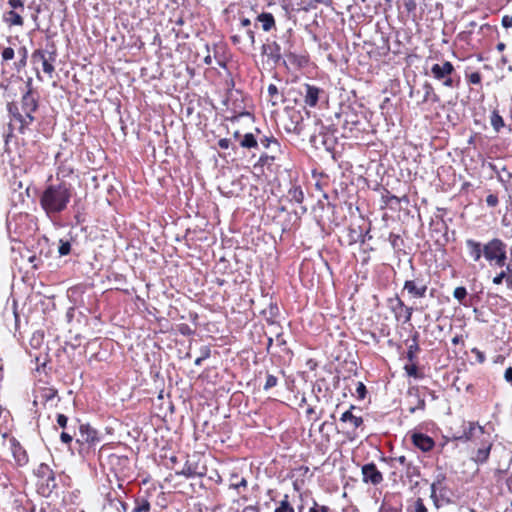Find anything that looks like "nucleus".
Instances as JSON below:
<instances>
[{
	"label": "nucleus",
	"mask_w": 512,
	"mask_h": 512,
	"mask_svg": "<svg viewBox=\"0 0 512 512\" xmlns=\"http://www.w3.org/2000/svg\"><path fill=\"white\" fill-rule=\"evenodd\" d=\"M74 195L71 183L57 177L54 181L50 176L39 194V204L49 219H54L67 210Z\"/></svg>",
	"instance_id": "f257e3e1"
},
{
	"label": "nucleus",
	"mask_w": 512,
	"mask_h": 512,
	"mask_svg": "<svg viewBox=\"0 0 512 512\" xmlns=\"http://www.w3.org/2000/svg\"><path fill=\"white\" fill-rule=\"evenodd\" d=\"M507 245L499 238H493L483 245V257L498 267H503L507 260Z\"/></svg>",
	"instance_id": "f03ea898"
},
{
	"label": "nucleus",
	"mask_w": 512,
	"mask_h": 512,
	"mask_svg": "<svg viewBox=\"0 0 512 512\" xmlns=\"http://www.w3.org/2000/svg\"><path fill=\"white\" fill-rule=\"evenodd\" d=\"M262 54L267 56L269 60H271L274 64L280 63L282 60L283 54L281 53V47L280 45L275 42H267L262 45ZM284 56L289 59V61L293 63H297L298 66H302L304 63L307 62L305 57H299L296 54L285 51Z\"/></svg>",
	"instance_id": "7ed1b4c3"
},
{
	"label": "nucleus",
	"mask_w": 512,
	"mask_h": 512,
	"mask_svg": "<svg viewBox=\"0 0 512 512\" xmlns=\"http://www.w3.org/2000/svg\"><path fill=\"white\" fill-rule=\"evenodd\" d=\"M27 86L29 88L21 98V110L24 113L22 127H29V125L35 120L33 113L38 108V100L32 93L30 82H28Z\"/></svg>",
	"instance_id": "20e7f679"
},
{
	"label": "nucleus",
	"mask_w": 512,
	"mask_h": 512,
	"mask_svg": "<svg viewBox=\"0 0 512 512\" xmlns=\"http://www.w3.org/2000/svg\"><path fill=\"white\" fill-rule=\"evenodd\" d=\"M454 72V66L451 62L445 61L443 64H434L431 67V73L437 80H442L446 87H453L454 80L451 74Z\"/></svg>",
	"instance_id": "39448f33"
},
{
	"label": "nucleus",
	"mask_w": 512,
	"mask_h": 512,
	"mask_svg": "<svg viewBox=\"0 0 512 512\" xmlns=\"http://www.w3.org/2000/svg\"><path fill=\"white\" fill-rule=\"evenodd\" d=\"M319 138L325 150L332 153L337 143L334 131H330L328 127L321 125L318 135H312L310 137V142L315 143Z\"/></svg>",
	"instance_id": "423d86ee"
},
{
	"label": "nucleus",
	"mask_w": 512,
	"mask_h": 512,
	"mask_svg": "<svg viewBox=\"0 0 512 512\" xmlns=\"http://www.w3.org/2000/svg\"><path fill=\"white\" fill-rule=\"evenodd\" d=\"M493 442L490 437L481 439L479 447L473 452L471 460L477 465L486 464L490 457Z\"/></svg>",
	"instance_id": "0eeeda50"
},
{
	"label": "nucleus",
	"mask_w": 512,
	"mask_h": 512,
	"mask_svg": "<svg viewBox=\"0 0 512 512\" xmlns=\"http://www.w3.org/2000/svg\"><path fill=\"white\" fill-rule=\"evenodd\" d=\"M403 290L407 291L412 298H424L428 290V284L422 278L406 280Z\"/></svg>",
	"instance_id": "6e6552de"
},
{
	"label": "nucleus",
	"mask_w": 512,
	"mask_h": 512,
	"mask_svg": "<svg viewBox=\"0 0 512 512\" xmlns=\"http://www.w3.org/2000/svg\"><path fill=\"white\" fill-rule=\"evenodd\" d=\"M485 433L484 427L479 425L478 422H463L461 436H456L455 441L466 443L473 440L477 434L483 435Z\"/></svg>",
	"instance_id": "1a4fd4ad"
},
{
	"label": "nucleus",
	"mask_w": 512,
	"mask_h": 512,
	"mask_svg": "<svg viewBox=\"0 0 512 512\" xmlns=\"http://www.w3.org/2000/svg\"><path fill=\"white\" fill-rule=\"evenodd\" d=\"M388 301L390 304V309L394 313L397 320L401 317L404 318L405 323L411 320L413 314L412 307L406 306L398 296L390 298Z\"/></svg>",
	"instance_id": "9d476101"
},
{
	"label": "nucleus",
	"mask_w": 512,
	"mask_h": 512,
	"mask_svg": "<svg viewBox=\"0 0 512 512\" xmlns=\"http://www.w3.org/2000/svg\"><path fill=\"white\" fill-rule=\"evenodd\" d=\"M207 468L200 466L197 461L187 459L182 470L177 472V475H182L186 478L203 477L206 475Z\"/></svg>",
	"instance_id": "9b49d317"
},
{
	"label": "nucleus",
	"mask_w": 512,
	"mask_h": 512,
	"mask_svg": "<svg viewBox=\"0 0 512 512\" xmlns=\"http://www.w3.org/2000/svg\"><path fill=\"white\" fill-rule=\"evenodd\" d=\"M79 432L80 438L78 442L86 443L89 446H94L100 442L98 431L89 424L80 425Z\"/></svg>",
	"instance_id": "f8f14e48"
},
{
	"label": "nucleus",
	"mask_w": 512,
	"mask_h": 512,
	"mask_svg": "<svg viewBox=\"0 0 512 512\" xmlns=\"http://www.w3.org/2000/svg\"><path fill=\"white\" fill-rule=\"evenodd\" d=\"M362 476L365 483L378 485L383 481V475L374 463H368L362 466Z\"/></svg>",
	"instance_id": "ddd939ff"
},
{
	"label": "nucleus",
	"mask_w": 512,
	"mask_h": 512,
	"mask_svg": "<svg viewBox=\"0 0 512 512\" xmlns=\"http://www.w3.org/2000/svg\"><path fill=\"white\" fill-rule=\"evenodd\" d=\"M343 116V129L352 132L357 129L361 123V116L351 107H346L342 111Z\"/></svg>",
	"instance_id": "4468645a"
},
{
	"label": "nucleus",
	"mask_w": 512,
	"mask_h": 512,
	"mask_svg": "<svg viewBox=\"0 0 512 512\" xmlns=\"http://www.w3.org/2000/svg\"><path fill=\"white\" fill-rule=\"evenodd\" d=\"M286 132L301 135L304 130L303 117L299 111H291L289 122L284 126Z\"/></svg>",
	"instance_id": "2eb2a0df"
},
{
	"label": "nucleus",
	"mask_w": 512,
	"mask_h": 512,
	"mask_svg": "<svg viewBox=\"0 0 512 512\" xmlns=\"http://www.w3.org/2000/svg\"><path fill=\"white\" fill-rule=\"evenodd\" d=\"M411 441L422 452H429L435 447V441L430 436L415 432L411 435Z\"/></svg>",
	"instance_id": "dca6fc26"
},
{
	"label": "nucleus",
	"mask_w": 512,
	"mask_h": 512,
	"mask_svg": "<svg viewBox=\"0 0 512 512\" xmlns=\"http://www.w3.org/2000/svg\"><path fill=\"white\" fill-rule=\"evenodd\" d=\"M324 90L310 84H304V102L309 107H315L319 101L320 95Z\"/></svg>",
	"instance_id": "f3484780"
},
{
	"label": "nucleus",
	"mask_w": 512,
	"mask_h": 512,
	"mask_svg": "<svg viewBox=\"0 0 512 512\" xmlns=\"http://www.w3.org/2000/svg\"><path fill=\"white\" fill-rule=\"evenodd\" d=\"M10 446L13 458L18 466H24L28 463L29 458L26 450L21 446L20 442L12 437L10 439Z\"/></svg>",
	"instance_id": "a211bd4d"
},
{
	"label": "nucleus",
	"mask_w": 512,
	"mask_h": 512,
	"mask_svg": "<svg viewBox=\"0 0 512 512\" xmlns=\"http://www.w3.org/2000/svg\"><path fill=\"white\" fill-rule=\"evenodd\" d=\"M446 480V475L444 473H439L436 475L434 482L431 484V494L430 498L432 499L434 505L436 507L439 506V498L437 496V491H440V495L443 496V491L445 490V487L442 486L443 482Z\"/></svg>",
	"instance_id": "6ab92c4d"
},
{
	"label": "nucleus",
	"mask_w": 512,
	"mask_h": 512,
	"mask_svg": "<svg viewBox=\"0 0 512 512\" xmlns=\"http://www.w3.org/2000/svg\"><path fill=\"white\" fill-rule=\"evenodd\" d=\"M466 248L469 256L472 258L474 262H478L483 256V245L473 239H467L465 241Z\"/></svg>",
	"instance_id": "aec40b11"
},
{
	"label": "nucleus",
	"mask_w": 512,
	"mask_h": 512,
	"mask_svg": "<svg viewBox=\"0 0 512 512\" xmlns=\"http://www.w3.org/2000/svg\"><path fill=\"white\" fill-rule=\"evenodd\" d=\"M57 486L55 475H53L38 482V492L45 497H49Z\"/></svg>",
	"instance_id": "412c9836"
},
{
	"label": "nucleus",
	"mask_w": 512,
	"mask_h": 512,
	"mask_svg": "<svg viewBox=\"0 0 512 512\" xmlns=\"http://www.w3.org/2000/svg\"><path fill=\"white\" fill-rule=\"evenodd\" d=\"M355 409L354 405L350 406V409L345 411L341 417L340 421L343 423H349L354 430L361 427L363 425V418L361 416H356L352 413V410Z\"/></svg>",
	"instance_id": "4be33fe9"
},
{
	"label": "nucleus",
	"mask_w": 512,
	"mask_h": 512,
	"mask_svg": "<svg viewBox=\"0 0 512 512\" xmlns=\"http://www.w3.org/2000/svg\"><path fill=\"white\" fill-rule=\"evenodd\" d=\"M20 10H11L7 11L3 15V20L10 26H22L24 21L22 16L20 15Z\"/></svg>",
	"instance_id": "5701e85b"
},
{
	"label": "nucleus",
	"mask_w": 512,
	"mask_h": 512,
	"mask_svg": "<svg viewBox=\"0 0 512 512\" xmlns=\"http://www.w3.org/2000/svg\"><path fill=\"white\" fill-rule=\"evenodd\" d=\"M9 114L12 116V119L16 122H18L19 125V132L24 134L25 130L28 127H22V120H24V113H21L19 111L18 106L15 103H9L7 106Z\"/></svg>",
	"instance_id": "b1692460"
},
{
	"label": "nucleus",
	"mask_w": 512,
	"mask_h": 512,
	"mask_svg": "<svg viewBox=\"0 0 512 512\" xmlns=\"http://www.w3.org/2000/svg\"><path fill=\"white\" fill-rule=\"evenodd\" d=\"M256 19L261 23L262 29L266 32L270 31L275 26V19L271 13H261Z\"/></svg>",
	"instance_id": "393cba45"
},
{
	"label": "nucleus",
	"mask_w": 512,
	"mask_h": 512,
	"mask_svg": "<svg viewBox=\"0 0 512 512\" xmlns=\"http://www.w3.org/2000/svg\"><path fill=\"white\" fill-rule=\"evenodd\" d=\"M424 96L422 102L431 101L437 103L440 101L438 95L434 92L433 86L429 82L423 84Z\"/></svg>",
	"instance_id": "a878e982"
},
{
	"label": "nucleus",
	"mask_w": 512,
	"mask_h": 512,
	"mask_svg": "<svg viewBox=\"0 0 512 512\" xmlns=\"http://www.w3.org/2000/svg\"><path fill=\"white\" fill-rule=\"evenodd\" d=\"M290 201L301 204L304 200V192L300 186L294 185L288 191Z\"/></svg>",
	"instance_id": "bb28decb"
},
{
	"label": "nucleus",
	"mask_w": 512,
	"mask_h": 512,
	"mask_svg": "<svg viewBox=\"0 0 512 512\" xmlns=\"http://www.w3.org/2000/svg\"><path fill=\"white\" fill-rule=\"evenodd\" d=\"M240 146L245 149L258 148V140L252 133H246L240 139Z\"/></svg>",
	"instance_id": "cd10ccee"
},
{
	"label": "nucleus",
	"mask_w": 512,
	"mask_h": 512,
	"mask_svg": "<svg viewBox=\"0 0 512 512\" xmlns=\"http://www.w3.org/2000/svg\"><path fill=\"white\" fill-rule=\"evenodd\" d=\"M418 337V332H415L414 335L412 336V344L408 347L406 357L410 362H414V360L416 359V353L420 350V347L418 345Z\"/></svg>",
	"instance_id": "c85d7f7f"
},
{
	"label": "nucleus",
	"mask_w": 512,
	"mask_h": 512,
	"mask_svg": "<svg viewBox=\"0 0 512 512\" xmlns=\"http://www.w3.org/2000/svg\"><path fill=\"white\" fill-rule=\"evenodd\" d=\"M35 475L38 477L39 481L45 478H49L55 475L54 471L49 467V465L45 463H41L37 469L35 470Z\"/></svg>",
	"instance_id": "c756f323"
},
{
	"label": "nucleus",
	"mask_w": 512,
	"mask_h": 512,
	"mask_svg": "<svg viewBox=\"0 0 512 512\" xmlns=\"http://www.w3.org/2000/svg\"><path fill=\"white\" fill-rule=\"evenodd\" d=\"M150 510V503L145 497H138L135 499V506L133 512H148Z\"/></svg>",
	"instance_id": "7c9ffc66"
},
{
	"label": "nucleus",
	"mask_w": 512,
	"mask_h": 512,
	"mask_svg": "<svg viewBox=\"0 0 512 512\" xmlns=\"http://www.w3.org/2000/svg\"><path fill=\"white\" fill-rule=\"evenodd\" d=\"M389 242H390L392 248L394 249V251H396V252L402 251V249L404 247V240L401 238L400 235L395 234V233H390L389 234Z\"/></svg>",
	"instance_id": "2f4dec72"
},
{
	"label": "nucleus",
	"mask_w": 512,
	"mask_h": 512,
	"mask_svg": "<svg viewBox=\"0 0 512 512\" xmlns=\"http://www.w3.org/2000/svg\"><path fill=\"white\" fill-rule=\"evenodd\" d=\"M268 94L270 96V101L273 106L277 105L279 101H282V95H280L278 88L275 84H270L268 86Z\"/></svg>",
	"instance_id": "473e14b6"
},
{
	"label": "nucleus",
	"mask_w": 512,
	"mask_h": 512,
	"mask_svg": "<svg viewBox=\"0 0 512 512\" xmlns=\"http://www.w3.org/2000/svg\"><path fill=\"white\" fill-rule=\"evenodd\" d=\"M55 56V52L49 53V57L41 61L43 71L49 75H51L54 71L52 62L55 61Z\"/></svg>",
	"instance_id": "72a5a7b5"
},
{
	"label": "nucleus",
	"mask_w": 512,
	"mask_h": 512,
	"mask_svg": "<svg viewBox=\"0 0 512 512\" xmlns=\"http://www.w3.org/2000/svg\"><path fill=\"white\" fill-rule=\"evenodd\" d=\"M407 512H428L422 498L414 500L413 504L407 507Z\"/></svg>",
	"instance_id": "f704fd0d"
},
{
	"label": "nucleus",
	"mask_w": 512,
	"mask_h": 512,
	"mask_svg": "<svg viewBox=\"0 0 512 512\" xmlns=\"http://www.w3.org/2000/svg\"><path fill=\"white\" fill-rule=\"evenodd\" d=\"M259 144L262 145L266 149L270 148L271 146H274L276 148L280 147L279 142L273 136H263V137H261L258 140V145Z\"/></svg>",
	"instance_id": "c9c22d12"
},
{
	"label": "nucleus",
	"mask_w": 512,
	"mask_h": 512,
	"mask_svg": "<svg viewBox=\"0 0 512 512\" xmlns=\"http://www.w3.org/2000/svg\"><path fill=\"white\" fill-rule=\"evenodd\" d=\"M238 475L237 474H232L231 475V483H230V488L232 489H240V488H247V480L244 478V477H241L239 480H238Z\"/></svg>",
	"instance_id": "e433bc0d"
},
{
	"label": "nucleus",
	"mask_w": 512,
	"mask_h": 512,
	"mask_svg": "<svg viewBox=\"0 0 512 512\" xmlns=\"http://www.w3.org/2000/svg\"><path fill=\"white\" fill-rule=\"evenodd\" d=\"M406 477L412 480L414 477H420V468L412 461L405 467Z\"/></svg>",
	"instance_id": "4c0bfd02"
},
{
	"label": "nucleus",
	"mask_w": 512,
	"mask_h": 512,
	"mask_svg": "<svg viewBox=\"0 0 512 512\" xmlns=\"http://www.w3.org/2000/svg\"><path fill=\"white\" fill-rule=\"evenodd\" d=\"M491 125L497 132L504 126L503 118L495 111L491 115Z\"/></svg>",
	"instance_id": "58836bf2"
},
{
	"label": "nucleus",
	"mask_w": 512,
	"mask_h": 512,
	"mask_svg": "<svg viewBox=\"0 0 512 512\" xmlns=\"http://www.w3.org/2000/svg\"><path fill=\"white\" fill-rule=\"evenodd\" d=\"M71 252V243L68 240H59L58 253L60 256H66Z\"/></svg>",
	"instance_id": "ea45409f"
},
{
	"label": "nucleus",
	"mask_w": 512,
	"mask_h": 512,
	"mask_svg": "<svg viewBox=\"0 0 512 512\" xmlns=\"http://www.w3.org/2000/svg\"><path fill=\"white\" fill-rule=\"evenodd\" d=\"M411 363L412 364H406L404 366V370L407 373V375L410 377H414V378L422 377V375L419 374V372H418L417 366L413 362H411Z\"/></svg>",
	"instance_id": "a19ab883"
},
{
	"label": "nucleus",
	"mask_w": 512,
	"mask_h": 512,
	"mask_svg": "<svg viewBox=\"0 0 512 512\" xmlns=\"http://www.w3.org/2000/svg\"><path fill=\"white\" fill-rule=\"evenodd\" d=\"M453 296L455 299H457L460 303H463L467 296V290L463 286L456 287L453 292Z\"/></svg>",
	"instance_id": "79ce46f5"
},
{
	"label": "nucleus",
	"mask_w": 512,
	"mask_h": 512,
	"mask_svg": "<svg viewBox=\"0 0 512 512\" xmlns=\"http://www.w3.org/2000/svg\"><path fill=\"white\" fill-rule=\"evenodd\" d=\"M277 384H278V378L272 374H267L263 389L265 391H268L271 388L275 387Z\"/></svg>",
	"instance_id": "37998d69"
},
{
	"label": "nucleus",
	"mask_w": 512,
	"mask_h": 512,
	"mask_svg": "<svg viewBox=\"0 0 512 512\" xmlns=\"http://www.w3.org/2000/svg\"><path fill=\"white\" fill-rule=\"evenodd\" d=\"M57 396V390L54 388H44L42 391V398L48 402Z\"/></svg>",
	"instance_id": "c03bdc74"
},
{
	"label": "nucleus",
	"mask_w": 512,
	"mask_h": 512,
	"mask_svg": "<svg viewBox=\"0 0 512 512\" xmlns=\"http://www.w3.org/2000/svg\"><path fill=\"white\" fill-rule=\"evenodd\" d=\"M309 512H331V511L328 506L320 505L315 499H313L312 506L309 508Z\"/></svg>",
	"instance_id": "a18cd8bd"
},
{
	"label": "nucleus",
	"mask_w": 512,
	"mask_h": 512,
	"mask_svg": "<svg viewBox=\"0 0 512 512\" xmlns=\"http://www.w3.org/2000/svg\"><path fill=\"white\" fill-rule=\"evenodd\" d=\"M8 5L14 10L24 11L25 0H8Z\"/></svg>",
	"instance_id": "49530a36"
},
{
	"label": "nucleus",
	"mask_w": 512,
	"mask_h": 512,
	"mask_svg": "<svg viewBox=\"0 0 512 512\" xmlns=\"http://www.w3.org/2000/svg\"><path fill=\"white\" fill-rule=\"evenodd\" d=\"M356 393L359 400H363L366 397L367 389L363 382L357 383Z\"/></svg>",
	"instance_id": "de8ad7c7"
},
{
	"label": "nucleus",
	"mask_w": 512,
	"mask_h": 512,
	"mask_svg": "<svg viewBox=\"0 0 512 512\" xmlns=\"http://www.w3.org/2000/svg\"><path fill=\"white\" fill-rule=\"evenodd\" d=\"M426 403L423 398L417 397V404L409 408V412L411 414L415 413L417 410H425Z\"/></svg>",
	"instance_id": "09e8293b"
},
{
	"label": "nucleus",
	"mask_w": 512,
	"mask_h": 512,
	"mask_svg": "<svg viewBox=\"0 0 512 512\" xmlns=\"http://www.w3.org/2000/svg\"><path fill=\"white\" fill-rule=\"evenodd\" d=\"M20 52H24V56L21 57V59L15 63V66H16V69L17 71H20L23 67L26 66V61H27V50L25 47H22L20 49Z\"/></svg>",
	"instance_id": "8fccbe9b"
},
{
	"label": "nucleus",
	"mask_w": 512,
	"mask_h": 512,
	"mask_svg": "<svg viewBox=\"0 0 512 512\" xmlns=\"http://www.w3.org/2000/svg\"><path fill=\"white\" fill-rule=\"evenodd\" d=\"M274 512H295V508L291 503H279Z\"/></svg>",
	"instance_id": "3c124183"
},
{
	"label": "nucleus",
	"mask_w": 512,
	"mask_h": 512,
	"mask_svg": "<svg viewBox=\"0 0 512 512\" xmlns=\"http://www.w3.org/2000/svg\"><path fill=\"white\" fill-rule=\"evenodd\" d=\"M274 159H275L274 156H270V155L264 153L259 157L257 164L260 166H265V165L270 164L272 161H274Z\"/></svg>",
	"instance_id": "603ef678"
},
{
	"label": "nucleus",
	"mask_w": 512,
	"mask_h": 512,
	"mask_svg": "<svg viewBox=\"0 0 512 512\" xmlns=\"http://www.w3.org/2000/svg\"><path fill=\"white\" fill-rule=\"evenodd\" d=\"M15 56V52H14V49L11 48V47H6L3 49L2 51V59L4 61H9V60H12Z\"/></svg>",
	"instance_id": "864d4df0"
},
{
	"label": "nucleus",
	"mask_w": 512,
	"mask_h": 512,
	"mask_svg": "<svg viewBox=\"0 0 512 512\" xmlns=\"http://www.w3.org/2000/svg\"><path fill=\"white\" fill-rule=\"evenodd\" d=\"M486 203L489 207H496L499 203L498 196L496 194H489L486 197Z\"/></svg>",
	"instance_id": "5fc2aeb1"
},
{
	"label": "nucleus",
	"mask_w": 512,
	"mask_h": 512,
	"mask_svg": "<svg viewBox=\"0 0 512 512\" xmlns=\"http://www.w3.org/2000/svg\"><path fill=\"white\" fill-rule=\"evenodd\" d=\"M252 28V24L249 18L240 16L239 17V29Z\"/></svg>",
	"instance_id": "6e6d98bb"
},
{
	"label": "nucleus",
	"mask_w": 512,
	"mask_h": 512,
	"mask_svg": "<svg viewBox=\"0 0 512 512\" xmlns=\"http://www.w3.org/2000/svg\"><path fill=\"white\" fill-rule=\"evenodd\" d=\"M245 30L246 38L251 46L255 44V32L253 28H247Z\"/></svg>",
	"instance_id": "4d7b16f0"
},
{
	"label": "nucleus",
	"mask_w": 512,
	"mask_h": 512,
	"mask_svg": "<svg viewBox=\"0 0 512 512\" xmlns=\"http://www.w3.org/2000/svg\"><path fill=\"white\" fill-rule=\"evenodd\" d=\"M471 352L475 355L477 361L479 363H484L486 360L485 354L480 351L478 348H472Z\"/></svg>",
	"instance_id": "13d9d810"
},
{
	"label": "nucleus",
	"mask_w": 512,
	"mask_h": 512,
	"mask_svg": "<svg viewBox=\"0 0 512 512\" xmlns=\"http://www.w3.org/2000/svg\"><path fill=\"white\" fill-rule=\"evenodd\" d=\"M57 424L61 427V428H66L67 426V422H68V418L67 416H65L64 414H57Z\"/></svg>",
	"instance_id": "bf43d9fd"
},
{
	"label": "nucleus",
	"mask_w": 512,
	"mask_h": 512,
	"mask_svg": "<svg viewBox=\"0 0 512 512\" xmlns=\"http://www.w3.org/2000/svg\"><path fill=\"white\" fill-rule=\"evenodd\" d=\"M469 82L471 84H479L481 82V74L479 72H473L469 75Z\"/></svg>",
	"instance_id": "052dcab7"
},
{
	"label": "nucleus",
	"mask_w": 512,
	"mask_h": 512,
	"mask_svg": "<svg viewBox=\"0 0 512 512\" xmlns=\"http://www.w3.org/2000/svg\"><path fill=\"white\" fill-rule=\"evenodd\" d=\"M503 280L506 281V271H501L493 278V283L496 285L502 284Z\"/></svg>",
	"instance_id": "680f3d73"
},
{
	"label": "nucleus",
	"mask_w": 512,
	"mask_h": 512,
	"mask_svg": "<svg viewBox=\"0 0 512 512\" xmlns=\"http://www.w3.org/2000/svg\"><path fill=\"white\" fill-rule=\"evenodd\" d=\"M505 271H506V284H507V287L512 289V269L508 265L506 267Z\"/></svg>",
	"instance_id": "e2e57ef3"
},
{
	"label": "nucleus",
	"mask_w": 512,
	"mask_h": 512,
	"mask_svg": "<svg viewBox=\"0 0 512 512\" xmlns=\"http://www.w3.org/2000/svg\"><path fill=\"white\" fill-rule=\"evenodd\" d=\"M200 353H201V357L202 359H207L210 357L211 355V349L209 346L205 345V346H202L200 348Z\"/></svg>",
	"instance_id": "0e129e2a"
},
{
	"label": "nucleus",
	"mask_w": 512,
	"mask_h": 512,
	"mask_svg": "<svg viewBox=\"0 0 512 512\" xmlns=\"http://www.w3.org/2000/svg\"><path fill=\"white\" fill-rule=\"evenodd\" d=\"M218 146L221 149H228L231 147V141L228 138H222L218 141Z\"/></svg>",
	"instance_id": "69168bd1"
},
{
	"label": "nucleus",
	"mask_w": 512,
	"mask_h": 512,
	"mask_svg": "<svg viewBox=\"0 0 512 512\" xmlns=\"http://www.w3.org/2000/svg\"><path fill=\"white\" fill-rule=\"evenodd\" d=\"M502 26L505 27V28L512 27V16H509V15L503 16V18H502Z\"/></svg>",
	"instance_id": "338daca9"
},
{
	"label": "nucleus",
	"mask_w": 512,
	"mask_h": 512,
	"mask_svg": "<svg viewBox=\"0 0 512 512\" xmlns=\"http://www.w3.org/2000/svg\"><path fill=\"white\" fill-rule=\"evenodd\" d=\"M504 379L512 385V367H508L504 372Z\"/></svg>",
	"instance_id": "774afa93"
}]
</instances>
